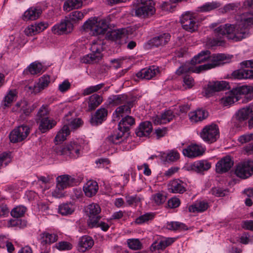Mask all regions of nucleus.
<instances>
[{"label":"nucleus","instance_id":"0eeeda50","mask_svg":"<svg viewBox=\"0 0 253 253\" xmlns=\"http://www.w3.org/2000/svg\"><path fill=\"white\" fill-rule=\"evenodd\" d=\"M91 53L83 56L81 62L85 64H91L98 62L102 58V46L95 42H92L90 47Z\"/></svg>","mask_w":253,"mask_h":253},{"label":"nucleus","instance_id":"338daca9","mask_svg":"<svg viewBox=\"0 0 253 253\" xmlns=\"http://www.w3.org/2000/svg\"><path fill=\"white\" fill-rule=\"evenodd\" d=\"M210 192L216 197H223L225 195L226 191L221 188L214 187L211 190Z\"/></svg>","mask_w":253,"mask_h":253},{"label":"nucleus","instance_id":"a878e982","mask_svg":"<svg viewBox=\"0 0 253 253\" xmlns=\"http://www.w3.org/2000/svg\"><path fill=\"white\" fill-rule=\"evenodd\" d=\"M153 129L150 122L146 121L141 123L139 127L136 130L135 133L137 136L143 137L149 135Z\"/></svg>","mask_w":253,"mask_h":253},{"label":"nucleus","instance_id":"a211bd4d","mask_svg":"<svg viewBox=\"0 0 253 253\" xmlns=\"http://www.w3.org/2000/svg\"><path fill=\"white\" fill-rule=\"evenodd\" d=\"M234 164L233 160L229 156L221 159L216 164V171L218 173H225L230 169Z\"/></svg>","mask_w":253,"mask_h":253},{"label":"nucleus","instance_id":"c85d7f7f","mask_svg":"<svg viewBox=\"0 0 253 253\" xmlns=\"http://www.w3.org/2000/svg\"><path fill=\"white\" fill-rule=\"evenodd\" d=\"M253 112V104H250L240 109L236 114V118L240 122L246 120Z\"/></svg>","mask_w":253,"mask_h":253},{"label":"nucleus","instance_id":"6e6d98bb","mask_svg":"<svg viewBox=\"0 0 253 253\" xmlns=\"http://www.w3.org/2000/svg\"><path fill=\"white\" fill-rule=\"evenodd\" d=\"M104 84L102 83L93 86H90L85 88L83 91V94L84 96L88 95L92 93L95 92L102 88Z\"/></svg>","mask_w":253,"mask_h":253},{"label":"nucleus","instance_id":"3c124183","mask_svg":"<svg viewBox=\"0 0 253 253\" xmlns=\"http://www.w3.org/2000/svg\"><path fill=\"white\" fill-rule=\"evenodd\" d=\"M171 190L174 193H183L185 191V188L183 185V183L181 181L174 180L171 184Z\"/></svg>","mask_w":253,"mask_h":253},{"label":"nucleus","instance_id":"58836bf2","mask_svg":"<svg viewBox=\"0 0 253 253\" xmlns=\"http://www.w3.org/2000/svg\"><path fill=\"white\" fill-rule=\"evenodd\" d=\"M68 115L65 116L63 119V125H66L67 127L70 129H75L79 127L82 123V120L80 118L73 119L69 118Z\"/></svg>","mask_w":253,"mask_h":253},{"label":"nucleus","instance_id":"b1692460","mask_svg":"<svg viewBox=\"0 0 253 253\" xmlns=\"http://www.w3.org/2000/svg\"><path fill=\"white\" fill-rule=\"evenodd\" d=\"M39 125V129L42 133H45L54 127L57 124V122L53 119L49 117H44L37 121Z\"/></svg>","mask_w":253,"mask_h":253},{"label":"nucleus","instance_id":"423d86ee","mask_svg":"<svg viewBox=\"0 0 253 253\" xmlns=\"http://www.w3.org/2000/svg\"><path fill=\"white\" fill-rule=\"evenodd\" d=\"M200 136L204 141L208 143L215 142L219 137L218 126L215 124L205 126L200 132Z\"/></svg>","mask_w":253,"mask_h":253},{"label":"nucleus","instance_id":"ea45409f","mask_svg":"<svg viewBox=\"0 0 253 253\" xmlns=\"http://www.w3.org/2000/svg\"><path fill=\"white\" fill-rule=\"evenodd\" d=\"M121 105L117 108L115 110L116 113L118 114V116L124 113H129L130 109L133 105V100L128 98L125 103Z\"/></svg>","mask_w":253,"mask_h":253},{"label":"nucleus","instance_id":"69168bd1","mask_svg":"<svg viewBox=\"0 0 253 253\" xmlns=\"http://www.w3.org/2000/svg\"><path fill=\"white\" fill-rule=\"evenodd\" d=\"M10 155L7 153H3L0 155V168L4 165L6 166L10 162Z\"/></svg>","mask_w":253,"mask_h":253},{"label":"nucleus","instance_id":"79ce46f5","mask_svg":"<svg viewBox=\"0 0 253 253\" xmlns=\"http://www.w3.org/2000/svg\"><path fill=\"white\" fill-rule=\"evenodd\" d=\"M82 6V0H67L63 5L65 11H69L73 8H79Z\"/></svg>","mask_w":253,"mask_h":253},{"label":"nucleus","instance_id":"6ab92c4d","mask_svg":"<svg viewBox=\"0 0 253 253\" xmlns=\"http://www.w3.org/2000/svg\"><path fill=\"white\" fill-rule=\"evenodd\" d=\"M108 110L105 108L101 107L97 109L91 116L90 120L92 126H97L102 124L107 118Z\"/></svg>","mask_w":253,"mask_h":253},{"label":"nucleus","instance_id":"cd10ccee","mask_svg":"<svg viewBox=\"0 0 253 253\" xmlns=\"http://www.w3.org/2000/svg\"><path fill=\"white\" fill-rule=\"evenodd\" d=\"M232 76L235 79H253V69H239L233 72Z\"/></svg>","mask_w":253,"mask_h":253},{"label":"nucleus","instance_id":"a19ab883","mask_svg":"<svg viewBox=\"0 0 253 253\" xmlns=\"http://www.w3.org/2000/svg\"><path fill=\"white\" fill-rule=\"evenodd\" d=\"M50 83V77L48 75H43L40 78L39 82L35 85L34 91L38 92L46 87Z\"/></svg>","mask_w":253,"mask_h":253},{"label":"nucleus","instance_id":"1a4fd4ad","mask_svg":"<svg viewBox=\"0 0 253 253\" xmlns=\"http://www.w3.org/2000/svg\"><path fill=\"white\" fill-rule=\"evenodd\" d=\"M101 208L97 204L92 203L89 205L86 209V212L88 216L87 225L90 228H93L96 226V221L100 220L101 216L100 215Z\"/></svg>","mask_w":253,"mask_h":253},{"label":"nucleus","instance_id":"6e6552de","mask_svg":"<svg viewBox=\"0 0 253 253\" xmlns=\"http://www.w3.org/2000/svg\"><path fill=\"white\" fill-rule=\"evenodd\" d=\"M82 146L77 142H71L67 145L60 148L57 151L58 155L68 156L72 158H77L81 155Z\"/></svg>","mask_w":253,"mask_h":253},{"label":"nucleus","instance_id":"4be33fe9","mask_svg":"<svg viewBox=\"0 0 253 253\" xmlns=\"http://www.w3.org/2000/svg\"><path fill=\"white\" fill-rule=\"evenodd\" d=\"M174 239L173 238H167L165 237H159L156 241L152 244L151 250H163L168 246L170 245L174 242Z\"/></svg>","mask_w":253,"mask_h":253},{"label":"nucleus","instance_id":"f03ea898","mask_svg":"<svg viewBox=\"0 0 253 253\" xmlns=\"http://www.w3.org/2000/svg\"><path fill=\"white\" fill-rule=\"evenodd\" d=\"M227 58L224 54L219 53L211 55L208 50H203L195 56L191 60V64L194 65L203 62H209L207 64L199 65L194 68V73H199L203 71L211 69L216 66L227 62Z\"/></svg>","mask_w":253,"mask_h":253},{"label":"nucleus","instance_id":"c03bdc74","mask_svg":"<svg viewBox=\"0 0 253 253\" xmlns=\"http://www.w3.org/2000/svg\"><path fill=\"white\" fill-rule=\"evenodd\" d=\"M166 228L170 230L184 231L188 229L187 226L184 223L178 221L168 222Z\"/></svg>","mask_w":253,"mask_h":253},{"label":"nucleus","instance_id":"e433bc0d","mask_svg":"<svg viewBox=\"0 0 253 253\" xmlns=\"http://www.w3.org/2000/svg\"><path fill=\"white\" fill-rule=\"evenodd\" d=\"M209 207L208 203L204 201H197L189 207L188 210L191 212H201L205 211Z\"/></svg>","mask_w":253,"mask_h":253},{"label":"nucleus","instance_id":"49530a36","mask_svg":"<svg viewBox=\"0 0 253 253\" xmlns=\"http://www.w3.org/2000/svg\"><path fill=\"white\" fill-rule=\"evenodd\" d=\"M42 65L39 62H34L32 63L27 68L31 75H38L42 73Z\"/></svg>","mask_w":253,"mask_h":253},{"label":"nucleus","instance_id":"8fccbe9b","mask_svg":"<svg viewBox=\"0 0 253 253\" xmlns=\"http://www.w3.org/2000/svg\"><path fill=\"white\" fill-rule=\"evenodd\" d=\"M74 211L73 206L70 204H63L58 207V212L62 215L71 214Z\"/></svg>","mask_w":253,"mask_h":253},{"label":"nucleus","instance_id":"f8f14e48","mask_svg":"<svg viewBox=\"0 0 253 253\" xmlns=\"http://www.w3.org/2000/svg\"><path fill=\"white\" fill-rule=\"evenodd\" d=\"M58 239V236L56 234L50 233L47 232L42 233L40 235L39 239L40 249L50 251L51 244L56 242Z\"/></svg>","mask_w":253,"mask_h":253},{"label":"nucleus","instance_id":"ddd939ff","mask_svg":"<svg viewBox=\"0 0 253 253\" xmlns=\"http://www.w3.org/2000/svg\"><path fill=\"white\" fill-rule=\"evenodd\" d=\"M180 23L182 28L188 32H193L197 30L198 24L196 19L189 12L181 16Z\"/></svg>","mask_w":253,"mask_h":253},{"label":"nucleus","instance_id":"c9c22d12","mask_svg":"<svg viewBox=\"0 0 253 253\" xmlns=\"http://www.w3.org/2000/svg\"><path fill=\"white\" fill-rule=\"evenodd\" d=\"M135 121L133 118L130 116H126L122 119L118 125V126L119 129H122L126 132V133H128L130 126L133 125Z\"/></svg>","mask_w":253,"mask_h":253},{"label":"nucleus","instance_id":"4468645a","mask_svg":"<svg viewBox=\"0 0 253 253\" xmlns=\"http://www.w3.org/2000/svg\"><path fill=\"white\" fill-rule=\"evenodd\" d=\"M73 24L66 18L60 23L55 24L52 28V32L57 35L67 34L73 30Z\"/></svg>","mask_w":253,"mask_h":253},{"label":"nucleus","instance_id":"20e7f679","mask_svg":"<svg viewBox=\"0 0 253 253\" xmlns=\"http://www.w3.org/2000/svg\"><path fill=\"white\" fill-rule=\"evenodd\" d=\"M133 2L134 15L140 18H146L153 15L155 12L154 3L152 0H135Z\"/></svg>","mask_w":253,"mask_h":253},{"label":"nucleus","instance_id":"37998d69","mask_svg":"<svg viewBox=\"0 0 253 253\" xmlns=\"http://www.w3.org/2000/svg\"><path fill=\"white\" fill-rule=\"evenodd\" d=\"M70 133V129L67 127L66 125H63L62 128L58 132L55 137V141L58 142H62L66 139V137Z\"/></svg>","mask_w":253,"mask_h":253},{"label":"nucleus","instance_id":"774afa93","mask_svg":"<svg viewBox=\"0 0 253 253\" xmlns=\"http://www.w3.org/2000/svg\"><path fill=\"white\" fill-rule=\"evenodd\" d=\"M179 158V153L177 151L172 150L167 154L166 160L168 161L174 162L178 160Z\"/></svg>","mask_w":253,"mask_h":253},{"label":"nucleus","instance_id":"0e129e2a","mask_svg":"<svg viewBox=\"0 0 253 253\" xmlns=\"http://www.w3.org/2000/svg\"><path fill=\"white\" fill-rule=\"evenodd\" d=\"M240 242L243 244L253 243V236L249 233H244L240 238Z\"/></svg>","mask_w":253,"mask_h":253},{"label":"nucleus","instance_id":"de8ad7c7","mask_svg":"<svg viewBox=\"0 0 253 253\" xmlns=\"http://www.w3.org/2000/svg\"><path fill=\"white\" fill-rule=\"evenodd\" d=\"M15 96V91L10 90L2 101L1 106L3 108L9 107L14 100Z\"/></svg>","mask_w":253,"mask_h":253},{"label":"nucleus","instance_id":"a18cd8bd","mask_svg":"<svg viewBox=\"0 0 253 253\" xmlns=\"http://www.w3.org/2000/svg\"><path fill=\"white\" fill-rule=\"evenodd\" d=\"M219 3L215 1L207 2L203 5L198 7L197 11L201 12H209L219 7Z\"/></svg>","mask_w":253,"mask_h":253},{"label":"nucleus","instance_id":"052dcab7","mask_svg":"<svg viewBox=\"0 0 253 253\" xmlns=\"http://www.w3.org/2000/svg\"><path fill=\"white\" fill-rule=\"evenodd\" d=\"M238 141L242 144L253 141V133H247L240 135Z\"/></svg>","mask_w":253,"mask_h":253},{"label":"nucleus","instance_id":"7ed1b4c3","mask_svg":"<svg viewBox=\"0 0 253 253\" xmlns=\"http://www.w3.org/2000/svg\"><path fill=\"white\" fill-rule=\"evenodd\" d=\"M83 28L84 30H90L94 36L104 35L109 28V22L104 19H98L94 17L85 21Z\"/></svg>","mask_w":253,"mask_h":253},{"label":"nucleus","instance_id":"f3484780","mask_svg":"<svg viewBox=\"0 0 253 253\" xmlns=\"http://www.w3.org/2000/svg\"><path fill=\"white\" fill-rule=\"evenodd\" d=\"M229 88V83L224 81L210 83L205 90V93L207 96H210L213 92Z\"/></svg>","mask_w":253,"mask_h":253},{"label":"nucleus","instance_id":"09e8293b","mask_svg":"<svg viewBox=\"0 0 253 253\" xmlns=\"http://www.w3.org/2000/svg\"><path fill=\"white\" fill-rule=\"evenodd\" d=\"M155 217V214L153 212H147L137 217L134 221L137 224H142L152 220Z\"/></svg>","mask_w":253,"mask_h":253},{"label":"nucleus","instance_id":"5701e85b","mask_svg":"<svg viewBox=\"0 0 253 253\" xmlns=\"http://www.w3.org/2000/svg\"><path fill=\"white\" fill-rule=\"evenodd\" d=\"M126 30L125 28L119 29L108 32L107 33V38L111 41L116 42L119 44H123L122 39L126 37Z\"/></svg>","mask_w":253,"mask_h":253},{"label":"nucleus","instance_id":"dca6fc26","mask_svg":"<svg viewBox=\"0 0 253 253\" xmlns=\"http://www.w3.org/2000/svg\"><path fill=\"white\" fill-rule=\"evenodd\" d=\"M170 35L167 33H162L154 37L147 42L151 47L163 46L170 40Z\"/></svg>","mask_w":253,"mask_h":253},{"label":"nucleus","instance_id":"f704fd0d","mask_svg":"<svg viewBox=\"0 0 253 253\" xmlns=\"http://www.w3.org/2000/svg\"><path fill=\"white\" fill-rule=\"evenodd\" d=\"M88 107L87 111L89 112L94 110L102 102V97L97 94H93L88 97Z\"/></svg>","mask_w":253,"mask_h":253},{"label":"nucleus","instance_id":"f257e3e1","mask_svg":"<svg viewBox=\"0 0 253 253\" xmlns=\"http://www.w3.org/2000/svg\"><path fill=\"white\" fill-rule=\"evenodd\" d=\"M253 25V14L247 12L242 14L240 20L235 25L226 24L220 25L214 30V37L211 40V46H221L224 43V36L228 35L229 38L236 41L246 38L249 35V28Z\"/></svg>","mask_w":253,"mask_h":253},{"label":"nucleus","instance_id":"bf43d9fd","mask_svg":"<svg viewBox=\"0 0 253 253\" xmlns=\"http://www.w3.org/2000/svg\"><path fill=\"white\" fill-rule=\"evenodd\" d=\"M55 247L59 251H69L72 249V244L66 241H61L56 244Z\"/></svg>","mask_w":253,"mask_h":253},{"label":"nucleus","instance_id":"bb28decb","mask_svg":"<svg viewBox=\"0 0 253 253\" xmlns=\"http://www.w3.org/2000/svg\"><path fill=\"white\" fill-rule=\"evenodd\" d=\"M42 13V10L39 7H31L27 9L24 13V20H34L38 19Z\"/></svg>","mask_w":253,"mask_h":253},{"label":"nucleus","instance_id":"c756f323","mask_svg":"<svg viewBox=\"0 0 253 253\" xmlns=\"http://www.w3.org/2000/svg\"><path fill=\"white\" fill-rule=\"evenodd\" d=\"M83 190L86 196L91 197L94 196L98 191V184L95 181L89 180L84 186Z\"/></svg>","mask_w":253,"mask_h":253},{"label":"nucleus","instance_id":"603ef678","mask_svg":"<svg viewBox=\"0 0 253 253\" xmlns=\"http://www.w3.org/2000/svg\"><path fill=\"white\" fill-rule=\"evenodd\" d=\"M84 16V14L82 11L76 10L70 13L65 18L74 24L76 21L82 20Z\"/></svg>","mask_w":253,"mask_h":253},{"label":"nucleus","instance_id":"393cba45","mask_svg":"<svg viewBox=\"0 0 253 253\" xmlns=\"http://www.w3.org/2000/svg\"><path fill=\"white\" fill-rule=\"evenodd\" d=\"M174 117V115L171 110H167L162 113L161 116L154 117L153 121L155 125L165 124L170 122Z\"/></svg>","mask_w":253,"mask_h":253},{"label":"nucleus","instance_id":"2eb2a0df","mask_svg":"<svg viewBox=\"0 0 253 253\" xmlns=\"http://www.w3.org/2000/svg\"><path fill=\"white\" fill-rule=\"evenodd\" d=\"M205 150V147L202 145L193 144L183 149L182 153L188 158H196L203 155Z\"/></svg>","mask_w":253,"mask_h":253},{"label":"nucleus","instance_id":"13d9d810","mask_svg":"<svg viewBox=\"0 0 253 253\" xmlns=\"http://www.w3.org/2000/svg\"><path fill=\"white\" fill-rule=\"evenodd\" d=\"M49 110L48 106L46 105H42L37 113V116L38 119L37 121H39V119L41 118L48 117L47 116L49 115Z\"/></svg>","mask_w":253,"mask_h":253},{"label":"nucleus","instance_id":"680f3d73","mask_svg":"<svg viewBox=\"0 0 253 253\" xmlns=\"http://www.w3.org/2000/svg\"><path fill=\"white\" fill-rule=\"evenodd\" d=\"M183 85L185 88H191L194 84V81L193 78L189 75L186 74L183 77Z\"/></svg>","mask_w":253,"mask_h":253},{"label":"nucleus","instance_id":"aec40b11","mask_svg":"<svg viewBox=\"0 0 253 253\" xmlns=\"http://www.w3.org/2000/svg\"><path fill=\"white\" fill-rule=\"evenodd\" d=\"M159 73V68L156 66H151L148 68H144L137 72L136 77L142 80H149Z\"/></svg>","mask_w":253,"mask_h":253},{"label":"nucleus","instance_id":"9d476101","mask_svg":"<svg viewBox=\"0 0 253 253\" xmlns=\"http://www.w3.org/2000/svg\"><path fill=\"white\" fill-rule=\"evenodd\" d=\"M30 133V127L27 125L19 126L9 135L10 141L12 143L20 142L25 139Z\"/></svg>","mask_w":253,"mask_h":253},{"label":"nucleus","instance_id":"4c0bfd02","mask_svg":"<svg viewBox=\"0 0 253 253\" xmlns=\"http://www.w3.org/2000/svg\"><path fill=\"white\" fill-rule=\"evenodd\" d=\"M126 133V132L122 129H120L118 127V130L114 131L112 134L108 136V140L113 144H119L123 141V136Z\"/></svg>","mask_w":253,"mask_h":253},{"label":"nucleus","instance_id":"473e14b6","mask_svg":"<svg viewBox=\"0 0 253 253\" xmlns=\"http://www.w3.org/2000/svg\"><path fill=\"white\" fill-rule=\"evenodd\" d=\"M128 99L127 95L125 94L112 95L108 98V104L111 106H117L125 103Z\"/></svg>","mask_w":253,"mask_h":253},{"label":"nucleus","instance_id":"2f4dec72","mask_svg":"<svg viewBox=\"0 0 253 253\" xmlns=\"http://www.w3.org/2000/svg\"><path fill=\"white\" fill-rule=\"evenodd\" d=\"M208 112L204 110L199 109L189 113V117L191 122L197 123L202 121L208 117Z\"/></svg>","mask_w":253,"mask_h":253},{"label":"nucleus","instance_id":"7c9ffc66","mask_svg":"<svg viewBox=\"0 0 253 253\" xmlns=\"http://www.w3.org/2000/svg\"><path fill=\"white\" fill-rule=\"evenodd\" d=\"M94 245L92 238L88 236L84 235L81 237L79 241V250L84 252L86 250L90 249Z\"/></svg>","mask_w":253,"mask_h":253},{"label":"nucleus","instance_id":"39448f33","mask_svg":"<svg viewBox=\"0 0 253 253\" xmlns=\"http://www.w3.org/2000/svg\"><path fill=\"white\" fill-rule=\"evenodd\" d=\"M253 92V87L242 85L233 87L231 90L222 98V102L225 106H229L238 101L242 95L248 94Z\"/></svg>","mask_w":253,"mask_h":253},{"label":"nucleus","instance_id":"412c9836","mask_svg":"<svg viewBox=\"0 0 253 253\" xmlns=\"http://www.w3.org/2000/svg\"><path fill=\"white\" fill-rule=\"evenodd\" d=\"M57 187L60 189H64L73 186L76 183V179L72 176L64 174L56 178Z\"/></svg>","mask_w":253,"mask_h":253},{"label":"nucleus","instance_id":"72a5a7b5","mask_svg":"<svg viewBox=\"0 0 253 253\" xmlns=\"http://www.w3.org/2000/svg\"><path fill=\"white\" fill-rule=\"evenodd\" d=\"M211 167V164L206 160L195 162L191 166V169L197 172L208 170Z\"/></svg>","mask_w":253,"mask_h":253},{"label":"nucleus","instance_id":"864d4df0","mask_svg":"<svg viewBox=\"0 0 253 253\" xmlns=\"http://www.w3.org/2000/svg\"><path fill=\"white\" fill-rule=\"evenodd\" d=\"M26 211V208L23 206H19L13 209L11 211V215L15 218L23 216Z\"/></svg>","mask_w":253,"mask_h":253},{"label":"nucleus","instance_id":"e2e57ef3","mask_svg":"<svg viewBox=\"0 0 253 253\" xmlns=\"http://www.w3.org/2000/svg\"><path fill=\"white\" fill-rule=\"evenodd\" d=\"M152 197L154 202L158 205L163 204L166 200V196L161 193H157L153 195Z\"/></svg>","mask_w":253,"mask_h":253},{"label":"nucleus","instance_id":"9b49d317","mask_svg":"<svg viewBox=\"0 0 253 253\" xmlns=\"http://www.w3.org/2000/svg\"><path fill=\"white\" fill-rule=\"evenodd\" d=\"M236 175L246 179L253 174V161L248 160L238 164L235 170Z\"/></svg>","mask_w":253,"mask_h":253},{"label":"nucleus","instance_id":"5fc2aeb1","mask_svg":"<svg viewBox=\"0 0 253 253\" xmlns=\"http://www.w3.org/2000/svg\"><path fill=\"white\" fill-rule=\"evenodd\" d=\"M127 244L129 249L132 250H138L142 248V245L138 239H129L127 240Z\"/></svg>","mask_w":253,"mask_h":253},{"label":"nucleus","instance_id":"4d7b16f0","mask_svg":"<svg viewBox=\"0 0 253 253\" xmlns=\"http://www.w3.org/2000/svg\"><path fill=\"white\" fill-rule=\"evenodd\" d=\"M194 68H192L189 64H184L180 66L175 71V74L178 76H180L189 72H194L193 70Z\"/></svg>","mask_w":253,"mask_h":253}]
</instances>
